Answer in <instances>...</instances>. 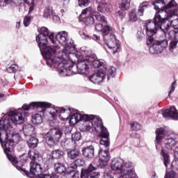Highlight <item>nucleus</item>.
Returning a JSON list of instances; mask_svg holds the SVG:
<instances>
[{"label": "nucleus", "instance_id": "55", "mask_svg": "<svg viewBox=\"0 0 178 178\" xmlns=\"http://www.w3.org/2000/svg\"><path fill=\"white\" fill-rule=\"evenodd\" d=\"M72 140H74L75 141H80V140H81V134L80 132L73 134Z\"/></svg>", "mask_w": 178, "mask_h": 178}, {"label": "nucleus", "instance_id": "23", "mask_svg": "<svg viewBox=\"0 0 178 178\" xmlns=\"http://www.w3.org/2000/svg\"><path fill=\"white\" fill-rule=\"evenodd\" d=\"M56 38L57 41L61 44V45H66V44H67L69 35H67V32L61 31L56 35Z\"/></svg>", "mask_w": 178, "mask_h": 178}, {"label": "nucleus", "instance_id": "59", "mask_svg": "<svg viewBox=\"0 0 178 178\" xmlns=\"http://www.w3.org/2000/svg\"><path fill=\"white\" fill-rule=\"evenodd\" d=\"M177 85V83H176V81H174L172 83L171 86L170 87V90L169 92V95H170V94H172V92H175V90L176 88V86Z\"/></svg>", "mask_w": 178, "mask_h": 178}, {"label": "nucleus", "instance_id": "9", "mask_svg": "<svg viewBox=\"0 0 178 178\" xmlns=\"http://www.w3.org/2000/svg\"><path fill=\"white\" fill-rule=\"evenodd\" d=\"M63 136V132L58 129H51L45 136V141L48 145L52 147L59 143Z\"/></svg>", "mask_w": 178, "mask_h": 178}, {"label": "nucleus", "instance_id": "40", "mask_svg": "<svg viewBox=\"0 0 178 178\" xmlns=\"http://www.w3.org/2000/svg\"><path fill=\"white\" fill-rule=\"evenodd\" d=\"M172 40L170 42V49H175L177 47L178 39L176 38L169 37Z\"/></svg>", "mask_w": 178, "mask_h": 178}, {"label": "nucleus", "instance_id": "10", "mask_svg": "<svg viewBox=\"0 0 178 178\" xmlns=\"http://www.w3.org/2000/svg\"><path fill=\"white\" fill-rule=\"evenodd\" d=\"M120 178H138L137 174H136V172L134 171L133 163L127 162L122 165Z\"/></svg>", "mask_w": 178, "mask_h": 178}, {"label": "nucleus", "instance_id": "22", "mask_svg": "<svg viewBox=\"0 0 178 178\" xmlns=\"http://www.w3.org/2000/svg\"><path fill=\"white\" fill-rule=\"evenodd\" d=\"M97 167L93 166L92 164H90L86 169H82L81 170V178H89L90 173L95 172Z\"/></svg>", "mask_w": 178, "mask_h": 178}, {"label": "nucleus", "instance_id": "8", "mask_svg": "<svg viewBox=\"0 0 178 178\" xmlns=\"http://www.w3.org/2000/svg\"><path fill=\"white\" fill-rule=\"evenodd\" d=\"M178 143V135L172 134L164 140L165 148L161 149V155L162 156H169L172 152V149L176 147Z\"/></svg>", "mask_w": 178, "mask_h": 178}, {"label": "nucleus", "instance_id": "58", "mask_svg": "<svg viewBox=\"0 0 178 178\" xmlns=\"http://www.w3.org/2000/svg\"><path fill=\"white\" fill-rule=\"evenodd\" d=\"M101 176V173L99 172H95L93 171L92 172H90V178H99V177Z\"/></svg>", "mask_w": 178, "mask_h": 178}, {"label": "nucleus", "instance_id": "18", "mask_svg": "<svg viewBox=\"0 0 178 178\" xmlns=\"http://www.w3.org/2000/svg\"><path fill=\"white\" fill-rule=\"evenodd\" d=\"M106 75L104 71L99 70L96 73H94L90 78L89 80L94 84H99L105 80Z\"/></svg>", "mask_w": 178, "mask_h": 178}, {"label": "nucleus", "instance_id": "46", "mask_svg": "<svg viewBox=\"0 0 178 178\" xmlns=\"http://www.w3.org/2000/svg\"><path fill=\"white\" fill-rule=\"evenodd\" d=\"M117 17H119V19H124L126 16V11H124V9H120L116 13Z\"/></svg>", "mask_w": 178, "mask_h": 178}, {"label": "nucleus", "instance_id": "4", "mask_svg": "<svg viewBox=\"0 0 178 178\" xmlns=\"http://www.w3.org/2000/svg\"><path fill=\"white\" fill-rule=\"evenodd\" d=\"M158 30H161L165 35V38H166V34L168 33L165 29L162 28V25L159 22H155V18L153 20H148L145 23L143 31L145 32L146 35H147V44L151 45L154 42V38L152 37L154 34H156Z\"/></svg>", "mask_w": 178, "mask_h": 178}, {"label": "nucleus", "instance_id": "45", "mask_svg": "<svg viewBox=\"0 0 178 178\" xmlns=\"http://www.w3.org/2000/svg\"><path fill=\"white\" fill-rule=\"evenodd\" d=\"M102 10H99V12H111L112 10L113 7L112 5L108 3H105L103 7H102Z\"/></svg>", "mask_w": 178, "mask_h": 178}, {"label": "nucleus", "instance_id": "34", "mask_svg": "<svg viewBox=\"0 0 178 178\" xmlns=\"http://www.w3.org/2000/svg\"><path fill=\"white\" fill-rule=\"evenodd\" d=\"M129 22H137V20H138V15H137V14L136 13V9H132L130 12H129Z\"/></svg>", "mask_w": 178, "mask_h": 178}, {"label": "nucleus", "instance_id": "12", "mask_svg": "<svg viewBox=\"0 0 178 178\" xmlns=\"http://www.w3.org/2000/svg\"><path fill=\"white\" fill-rule=\"evenodd\" d=\"M103 40L106 45H107L110 49H112L113 54H116L120 51V44H119V41L116 39L115 35L111 34L108 40L104 37Z\"/></svg>", "mask_w": 178, "mask_h": 178}, {"label": "nucleus", "instance_id": "49", "mask_svg": "<svg viewBox=\"0 0 178 178\" xmlns=\"http://www.w3.org/2000/svg\"><path fill=\"white\" fill-rule=\"evenodd\" d=\"M96 2L98 3L97 10H102V8L106 3V0H97Z\"/></svg>", "mask_w": 178, "mask_h": 178}, {"label": "nucleus", "instance_id": "24", "mask_svg": "<svg viewBox=\"0 0 178 178\" xmlns=\"http://www.w3.org/2000/svg\"><path fill=\"white\" fill-rule=\"evenodd\" d=\"M35 131V129L30 124H25L23 127V132L25 137H31V136L34 134Z\"/></svg>", "mask_w": 178, "mask_h": 178}, {"label": "nucleus", "instance_id": "39", "mask_svg": "<svg viewBox=\"0 0 178 178\" xmlns=\"http://www.w3.org/2000/svg\"><path fill=\"white\" fill-rule=\"evenodd\" d=\"M120 8L124 10H127L130 8V0H122Z\"/></svg>", "mask_w": 178, "mask_h": 178}, {"label": "nucleus", "instance_id": "16", "mask_svg": "<svg viewBox=\"0 0 178 178\" xmlns=\"http://www.w3.org/2000/svg\"><path fill=\"white\" fill-rule=\"evenodd\" d=\"M156 139L154 140L156 149H158V145L162 144V140L165 137H168V131L166 128H158L155 131Z\"/></svg>", "mask_w": 178, "mask_h": 178}, {"label": "nucleus", "instance_id": "47", "mask_svg": "<svg viewBox=\"0 0 178 178\" xmlns=\"http://www.w3.org/2000/svg\"><path fill=\"white\" fill-rule=\"evenodd\" d=\"M7 158L8 161L11 162L12 165H13V166H16V165L19 163V159L16 156H8Z\"/></svg>", "mask_w": 178, "mask_h": 178}, {"label": "nucleus", "instance_id": "14", "mask_svg": "<svg viewBox=\"0 0 178 178\" xmlns=\"http://www.w3.org/2000/svg\"><path fill=\"white\" fill-rule=\"evenodd\" d=\"M156 41L149 47L150 54H161L165 48H168V39Z\"/></svg>", "mask_w": 178, "mask_h": 178}, {"label": "nucleus", "instance_id": "1", "mask_svg": "<svg viewBox=\"0 0 178 178\" xmlns=\"http://www.w3.org/2000/svg\"><path fill=\"white\" fill-rule=\"evenodd\" d=\"M48 40L55 44L54 33L49 35L48 28L42 27L39 31V35L36 36V41L38 44L40 51L44 56L47 66L55 67L58 70V73L61 76H72L76 74L73 70V65L77 60V54H69L67 55L65 51L59 52L58 47H47ZM44 47H47L44 48Z\"/></svg>", "mask_w": 178, "mask_h": 178}, {"label": "nucleus", "instance_id": "13", "mask_svg": "<svg viewBox=\"0 0 178 178\" xmlns=\"http://www.w3.org/2000/svg\"><path fill=\"white\" fill-rule=\"evenodd\" d=\"M49 113L54 119H55V116H58L60 119H68L72 113V110H70V108L65 109L62 107H57L52 108Z\"/></svg>", "mask_w": 178, "mask_h": 178}, {"label": "nucleus", "instance_id": "5", "mask_svg": "<svg viewBox=\"0 0 178 178\" xmlns=\"http://www.w3.org/2000/svg\"><path fill=\"white\" fill-rule=\"evenodd\" d=\"M94 16L102 23L106 22L105 16L102 15L101 13L97 11H94V8L91 7L86 8L82 10L79 16V22H83L86 26H91L95 22Z\"/></svg>", "mask_w": 178, "mask_h": 178}, {"label": "nucleus", "instance_id": "27", "mask_svg": "<svg viewBox=\"0 0 178 178\" xmlns=\"http://www.w3.org/2000/svg\"><path fill=\"white\" fill-rule=\"evenodd\" d=\"M79 122H81V114L78 113L72 114L70 119V124L74 126V124H77Z\"/></svg>", "mask_w": 178, "mask_h": 178}, {"label": "nucleus", "instance_id": "52", "mask_svg": "<svg viewBox=\"0 0 178 178\" xmlns=\"http://www.w3.org/2000/svg\"><path fill=\"white\" fill-rule=\"evenodd\" d=\"M74 165H76V168L80 167V166H84L86 165V161L81 159H78L76 161H74Z\"/></svg>", "mask_w": 178, "mask_h": 178}, {"label": "nucleus", "instance_id": "3", "mask_svg": "<svg viewBox=\"0 0 178 178\" xmlns=\"http://www.w3.org/2000/svg\"><path fill=\"white\" fill-rule=\"evenodd\" d=\"M2 120H0V143L4 152L7 156H10L9 152L13 151V145L15 144V137L17 135L9 134V129L10 128V121L9 119H5L1 124Z\"/></svg>", "mask_w": 178, "mask_h": 178}, {"label": "nucleus", "instance_id": "50", "mask_svg": "<svg viewBox=\"0 0 178 178\" xmlns=\"http://www.w3.org/2000/svg\"><path fill=\"white\" fill-rule=\"evenodd\" d=\"M131 127L132 129L135 130V131H138V130H141V125L137 122H134L133 124H131Z\"/></svg>", "mask_w": 178, "mask_h": 178}, {"label": "nucleus", "instance_id": "42", "mask_svg": "<svg viewBox=\"0 0 178 178\" xmlns=\"http://www.w3.org/2000/svg\"><path fill=\"white\" fill-rule=\"evenodd\" d=\"M95 117V115H87V114H84V115H81V120H85L86 123L87 122H89L90 120L94 119Z\"/></svg>", "mask_w": 178, "mask_h": 178}, {"label": "nucleus", "instance_id": "30", "mask_svg": "<svg viewBox=\"0 0 178 178\" xmlns=\"http://www.w3.org/2000/svg\"><path fill=\"white\" fill-rule=\"evenodd\" d=\"M32 122L33 123V124H41V123H42V116L41 115V114H33Z\"/></svg>", "mask_w": 178, "mask_h": 178}, {"label": "nucleus", "instance_id": "7", "mask_svg": "<svg viewBox=\"0 0 178 178\" xmlns=\"http://www.w3.org/2000/svg\"><path fill=\"white\" fill-rule=\"evenodd\" d=\"M30 159H32L30 163V172L31 175L34 176H37L38 177H40L41 175H42V167H41V164L37 163V161H42V156H30ZM42 178H58V175H51L49 174H47L41 177Z\"/></svg>", "mask_w": 178, "mask_h": 178}, {"label": "nucleus", "instance_id": "63", "mask_svg": "<svg viewBox=\"0 0 178 178\" xmlns=\"http://www.w3.org/2000/svg\"><path fill=\"white\" fill-rule=\"evenodd\" d=\"M103 178H113L111 172H105Z\"/></svg>", "mask_w": 178, "mask_h": 178}, {"label": "nucleus", "instance_id": "37", "mask_svg": "<svg viewBox=\"0 0 178 178\" xmlns=\"http://www.w3.org/2000/svg\"><path fill=\"white\" fill-rule=\"evenodd\" d=\"M54 10H52V7H47L45 8L44 11V17L48 19V17L51 18V16H53Z\"/></svg>", "mask_w": 178, "mask_h": 178}, {"label": "nucleus", "instance_id": "32", "mask_svg": "<svg viewBox=\"0 0 178 178\" xmlns=\"http://www.w3.org/2000/svg\"><path fill=\"white\" fill-rule=\"evenodd\" d=\"M153 6H154V9L156 10L163 9V8H166V6H165L162 0H156V1L153 2Z\"/></svg>", "mask_w": 178, "mask_h": 178}, {"label": "nucleus", "instance_id": "54", "mask_svg": "<svg viewBox=\"0 0 178 178\" xmlns=\"http://www.w3.org/2000/svg\"><path fill=\"white\" fill-rule=\"evenodd\" d=\"M38 155H40V153L38 150H35V149H32L28 152L29 156H38Z\"/></svg>", "mask_w": 178, "mask_h": 178}, {"label": "nucleus", "instance_id": "60", "mask_svg": "<svg viewBox=\"0 0 178 178\" xmlns=\"http://www.w3.org/2000/svg\"><path fill=\"white\" fill-rule=\"evenodd\" d=\"M169 163H170V158L169 156H163V164L165 168H168Z\"/></svg>", "mask_w": 178, "mask_h": 178}, {"label": "nucleus", "instance_id": "28", "mask_svg": "<svg viewBox=\"0 0 178 178\" xmlns=\"http://www.w3.org/2000/svg\"><path fill=\"white\" fill-rule=\"evenodd\" d=\"M147 8H149V4H148L147 1H143L142 3H140L138 8V15L144 16V11Z\"/></svg>", "mask_w": 178, "mask_h": 178}, {"label": "nucleus", "instance_id": "48", "mask_svg": "<svg viewBox=\"0 0 178 178\" xmlns=\"http://www.w3.org/2000/svg\"><path fill=\"white\" fill-rule=\"evenodd\" d=\"M70 146V139H63L61 141V147L64 149H67Z\"/></svg>", "mask_w": 178, "mask_h": 178}, {"label": "nucleus", "instance_id": "21", "mask_svg": "<svg viewBox=\"0 0 178 178\" xmlns=\"http://www.w3.org/2000/svg\"><path fill=\"white\" fill-rule=\"evenodd\" d=\"M95 29L98 33H102L103 37H106L111 33V27L108 25H103L102 24H97L95 25Z\"/></svg>", "mask_w": 178, "mask_h": 178}, {"label": "nucleus", "instance_id": "57", "mask_svg": "<svg viewBox=\"0 0 178 178\" xmlns=\"http://www.w3.org/2000/svg\"><path fill=\"white\" fill-rule=\"evenodd\" d=\"M79 6H88L90 5V1L88 0H79Z\"/></svg>", "mask_w": 178, "mask_h": 178}, {"label": "nucleus", "instance_id": "6", "mask_svg": "<svg viewBox=\"0 0 178 178\" xmlns=\"http://www.w3.org/2000/svg\"><path fill=\"white\" fill-rule=\"evenodd\" d=\"M173 16H178V8H175L170 11V13H168L166 10H159L154 15V22L159 23L161 25L162 29H165V31H169L170 25L168 19Z\"/></svg>", "mask_w": 178, "mask_h": 178}, {"label": "nucleus", "instance_id": "36", "mask_svg": "<svg viewBox=\"0 0 178 178\" xmlns=\"http://www.w3.org/2000/svg\"><path fill=\"white\" fill-rule=\"evenodd\" d=\"M66 176L67 178H80L79 177V173H76V171H74V169L73 168L67 170Z\"/></svg>", "mask_w": 178, "mask_h": 178}, {"label": "nucleus", "instance_id": "53", "mask_svg": "<svg viewBox=\"0 0 178 178\" xmlns=\"http://www.w3.org/2000/svg\"><path fill=\"white\" fill-rule=\"evenodd\" d=\"M24 2L29 5V12H33V10H34V0H24Z\"/></svg>", "mask_w": 178, "mask_h": 178}, {"label": "nucleus", "instance_id": "26", "mask_svg": "<svg viewBox=\"0 0 178 178\" xmlns=\"http://www.w3.org/2000/svg\"><path fill=\"white\" fill-rule=\"evenodd\" d=\"M46 154H47L49 156H63V155H65V152L59 149L55 150L47 149Z\"/></svg>", "mask_w": 178, "mask_h": 178}, {"label": "nucleus", "instance_id": "15", "mask_svg": "<svg viewBox=\"0 0 178 178\" xmlns=\"http://www.w3.org/2000/svg\"><path fill=\"white\" fill-rule=\"evenodd\" d=\"M26 115H27V113L18 112L17 111H10L8 113V116H10V120L14 124H22L24 122Z\"/></svg>", "mask_w": 178, "mask_h": 178}, {"label": "nucleus", "instance_id": "33", "mask_svg": "<svg viewBox=\"0 0 178 178\" xmlns=\"http://www.w3.org/2000/svg\"><path fill=\"white\" fill-rule=\"evenodd\" d=\"M56 173H58L59 175H62L66 170V168L62 163H57L54 166Z\"/></svg>", "mask_w": 178, "mask_h": 178}, {"label": "nucleus", "instance_id": "62", "mask_svg": "<svg viewBox=\"0 0 178 178\" xmlns=\"http://www.w3.org/2000/svg\"><path fill=\"white\" fill-rule=\"evenodd\" d=\"M171 166H178V158L175 157V160L172 161Z\"/></svg>", "mask_w": 178, "mask_h": 178}, {"label": "nucleus", "instance_id": "17", "mask_svg": "<svg viewBox=\"0 0 178 178\" xmlns=\"http://www.w3.org/2000/svg\"><path fill=\"white\" fill-rule=\"evenodd\" d=\"M90 61L88 60H83L78 61L76 64V69L79 74H86L88 73V70L90 69Z\"/></svg>", "mask_w": 178, "mask_h": 178}, {"label": "nucleus", "instance_id": "56", "mask_svg": "<svg viewBox=\"0 0 178 178\" xmlns=\"http://www.w3.org/2000/svg\"><path fill=\"white\" fill-rule=\"evenodd\" d=\"M10 2H12V0H0V6L5 8V6H8Z\"/></svg>", "mask_w": 178, "mask_h": 178}, {"label": "nucleus", "instance_id": "61", "mask_svg": "<svg viewBox=\"0 0 178 178\" xmlns=\"http://www.w3.org/2000/svg\"><path fill=\"white\" fill-rule=\"evenodd\" d=\"M79 33L81 35V37H82L83 38H85V39L88 38V35H87V33L84 32V31L80 30L79 31Z\"/></svg>", "mask_w": 178, "mask_h": 178}, {"label": "nucleus", "instance_id": "2", "mask_svg": "<svg viewBox=\"0 0 178 178\" xmlns=\"http://www.w3.org/2000/svg\"><path fill=\"white\" fill-rule=\"evenodd\" d=\"M91 121H86V129L87 131L94 129L96 133H101L102 139L100 140L101 145H104L107 150H104L106 156H109V145H111V141L109 140V132L108 129L104 127L102 124V120L99 117H95V118L90 120Z\"/></svg>", "mask_w": 178, "mask_h": 178}, {"label": "nucleus", "instance_id": "51", "mask_svg": "<svg viewBox=\"0 0 178 178\" xmlns=\"http://www.w3.org/2000/svg\"><path fill=\"white\" fill-rule=\"evenodd\" d=\"M31 19H33V17L30 16H26L24 18V25L25 27H29L30 26V24L31 23Z\"/></svg>", "mask_w": 178, "mask_h": 178}, {"label": "nucleus", "instance_id": "29", "mask_svg": "<svg viewBox=\"0 0 178 178\" xmlns=\"http://www.w3.org/2000/svg\"><path fill=\"white\" fill-rule=\"evenodd\" d=\"M83 156H93L94 155V147L89 146L82 149Z\"/></svg>", "mask_w": 178, "mask_h": 178}, {"label": "nucleus", "instance_id": "20", "mask_svg": "<svg viewBox=\"0 0 178 178\" xmlns=\"http://www.w3.org/2000/svg\"><path fill=\"white\" fill-rule=\"evenodd\" d=\"M123 168V159L120 157H115L111 161L112 170H119L121 173V170Z\"/></svg>", "mask_w": 178, "mask_h": 178}, {"label": "nucleus", "instance_id": "19", "mask_svg": "<svg viewBox=\"0 0 178 178\" xmlns=\"http://www.w3.org/2000/svg\"><path fill=\"white\" fill-rule=\"evenodd\" d=\"M162 115L163 118H171L173 120H178V111L173 106L170 109L163 111Z\"/></svg>", "mask_w": 178, "mask_h": 178}, {"label": "nucleus", "instance_id": "25", "mask_svg": "<svg viewBox=\"0 0 178 178\" xmlns=\"http://www.w3.org/2000/svg\"><path fill=\"white\" fill-rule=\"evenodd\" d=\"M92 66L95 69H99V67H102V70H106V69H108L105 60L101 59L95 60L93 61Z\"/></svg>", "mask_w": 178, "mask_h": 178}, {"label": "nucleus", "instance_id": "43", "mask_svg": "<svg viewBox=\"0 0 178 178\" xmlns=\"http://www.w3.org/2000/svg\"><path fill=\"white\" fill-rule=\"evenodd\" d=\"M109 159H111V157L109 156H102L99 159L100 165H103V166H105L108 164V162H109Z\"/></svg>", "mask_w": 178, "mask_h": 178}, {"label": "nucleus", "instance_id": "31", "mask_svg": "<svg viewBox=\"0 0 178 178\" xmlns=\"http://www.w3.org/2000/svg\"><path fill=\"white\" fill-rule=\"evenodd\" d=\"M26 143L30 148H35L38 145V139L31 137L29 140H26Z\"/></svg>", "mask_w": 178, "mask_h": 178}, {"label": "nucleus", "instance_id": "35", "mask_svg": "<svg viewBox=\"0 0 178 178\" xmlns=\"http://www.w3.org/2000/svg\"><path fill=\"white\" fill-rule=\"evenodd\" d=\"M162 1L165 6V9H169L170 8H174V6H176V2L174 0H162Z\"/></svg>", "mask_w": 178, "mask_h": 178}, {"label": "nucleus", "instance_id": "11", "mask_svg": "<svg viewBox=\"0 0 178 178\" xmlns=\"http://www.w3.org/2000/svg\"><path fill=\"white\" fill-rule=\"evenodd\" d=\"M51 104L48 102H31L29 106H27V104H24L22 106V109L24 111H30V109H34L35 108L38 112H45V109H47V108H49Z\"/></svg>", "mask_w": 178, "mask_h": 178}, {"label": "nucleus", "instance_id": "38", "mask_svg": "<svg viewBox=\"0 0 178 178\" xmlns=\"http://www.w3.org/2000/svg\"><path fill=\"white\" fill-rule=\"evenodd\" d=\"M20 71V68L16 64H13L7 68L8 73H16V72Z\"/></svg>", "mask_w": 178, "mask_h": 178}, {"label": "nucleus", "instance_id": "64", "mask_svg": "<svg viewBox=\"0 0 178 178\" xmlns=\"http://www.w3.org/2000/svg\"><path fill=\"white\" fill-rule=\"evenodd\" d=\"M51 16H52L53 22H54V23H58V22H59V17H58V15H51Z\"/></svg>", "mask_w": 178, "mask_h": 178}, {"label": "nucleus", "instance_id": "41", "mask_svg": "<svg viewBox=\"0 0 178 178\" xmlns=\"http://www.w3.org/2000/svg\"><path fill=\"white\" fill-rule=\"evenodd\" d=\"M116 76V68L115 67H111L108 71V80L109 79H113Z\"/></svg>", "mask_w": 178, "mask_h": 178}, {"label": "nucleus", "instance_id": "44", "mask_svg": "<svg viewBox=\"0 0 178 178\" xmlns=\"http://www.w3.org/2000/svg\"><path fill=\"white\" fill-rule=\"evenodd\" d=\"M67 154L68 156H79V155H80V151L77 149L68 150Z\"/></svg>", "mask_w": 178, "mask_h": 178}]
</instances>
